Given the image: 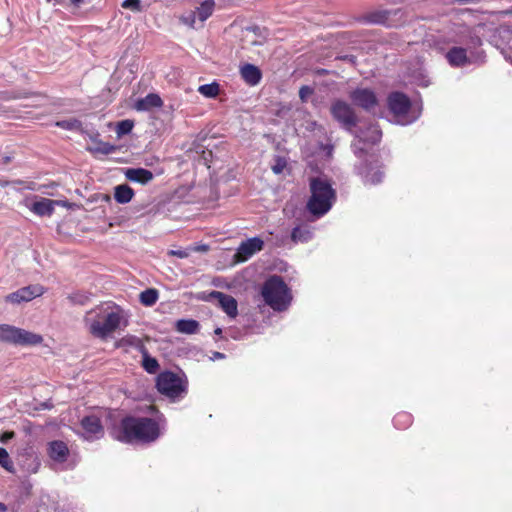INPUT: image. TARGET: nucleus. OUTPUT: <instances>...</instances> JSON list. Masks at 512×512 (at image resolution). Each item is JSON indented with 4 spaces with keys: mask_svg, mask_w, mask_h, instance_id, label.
Returning <instances> with one entry per match:
<instances>
[{
    "mask_svg": "<svg viewBox=\"0 0 512 512\" xmlns=\"http://www.w3.org/2000/svg\"><path fill=\"white\" fill-rule=\"evenodd\" d=\"M159 436L158 422L149 417L125 416L114 430V438L126 444L151 443Z\"/></svg>",
    "mask_w": 512,
    "mask_h": 512,
    "instance_id": "obj_1",
    "label": "nucleus"
},
{
    "mask_svg": "<svg viewBox=\"0 0 512 512\" xmlns=\"http://www.w3.org/2000/svg\"><path fill=\"white\" fill-rule=\"evenodd\" d=\"M123 320V310L119 306L114 305L111 311L98 308L90 310L84 321L92 336L106 339L121 326Z\"/></svg>",
    "mask_w": 512,
    "mask_h": 512,
    "instance_id": "obj_2",
    "label": "nucleus"
},
{
    "mask_svg": "<svg viewBox=\"0 0 512 512\" xmlns=\"http://www.w3.org/2000/svg\"><path fill=\"white\" fill-rule=\"evenodd\" d=\"M309 190L310 197L306 203V209L315 218H321L331 210L336 202V190L329 180L322 177H311Z\"/></svg>",
    "mask_w": 512,
    "mask_h": 512,
    "instance_id": "obj_3",
    "label": "nucleus"
},
{
    "mask_svg": "<svg viewBox=\"0 0 512 512\" xmlns=\"http://www.w3.org/2000/svg\"><path fill=\"white\" fill-rule=\"evenodd\" d=\"M261 295L265 303L275 311L286 310L292 301L289 287L278 275H272L265 280L261 288Z\"/></svg>",
    "mask_w": 512,
    "mask_h": 512,
    "instance_id": "obj_4",
    "label": "nucleus"
},
{
    "mask_svg": "<svg viewBox=\"0 0 512 512\" xmlns=\"http://www.w3.org/2000/svg\"><path fill=\"white\" fill-rule=\"evenodd\" d=\"M158 391L170 399H178L187 393L188 381L172 371L161 372L156 379Z\"/></svg>",
    "mask_w": 512,
    "mask_h": 512,
    "instance_id": "obj_5",
    "label": "nucleus"
},
{
    "mask_svg": "<svg viewBox=\"0 0 512 512\" xmlns=\"http://www.w3.org/2000/svg\"><path fill=\"white\" fill-rule=\"evenodd\" d=\"M354 153L359 158L366 156L356 167L357 174L363 179L364 183L372 185L380 183L384 173L381 169L382 166L379 163L378 157L373 154L367 155L362 147H356Z\"/></svg>",
    "mask_w": 512,
    "mask_h": 512,
    "instance_id": "obj_6",
    "label": "nucleus"
},
{
    "mask_svg": "<svg viewBox=\"0 0 512 512\" xmlns=\"http://www.w3.org/2000/svg\"><path fill=\"white\" fill-rule=\"evenodd\" d=\"M0 341L21 346H36L43 342V337L15 326L1 324Z\"/></svg>",
    "mask_w": 512,
    "mask_h": 512,
    "instance_id": "obj_7",
    "label": "nucleus"
},
{
    "mask_svg": "<svg viewBox=\"0 0 512 512\" xmlns=\"http://www.w3.org/2000/svg\"><path fill=\"white\" fill-rule=\"evenodd\" d=\"M330 112L333 118L349 131L357 125V116L353 108L342 100L333 102Z\"/></svg>",
    "mask_w": 512,
    "mask_h": 512,
    "instance_id": "obj_8",
    "label": "nucleus"
},
{
    "mask_svg": "<svg viewBox=\"0 0 512 512\" xmlns=\"http://www.w3.org/2000/svg\"><path fill=\"white\" fill-rule=\"evenodd\" d=\"M264 242L258 237L243 241L234 254V262L243 263L249 260L255 253L263 249Z\"/></svg>",
    "mask_w": 512,
    "mask_h": 512,
    "instance_id": "obj_9",
    "label": "nucleus"
},
{
    "mask_svg": "<svg viewBox=\"0 0 512 512\" xmlns=\"http://www.w3.org/2000/svg\"><path fill=\"white\" fill-rule=\"evenodd\" d=\"M45 293V288L42 285L35 284L22 287L17 291L10 293L6 296V301L14 304L21 302H28L36 297L42 296Z\"/></svg>",
    "mask_w": 512,
    "mask_h": 512,
    "instance_id": "obj_10",
    "label": "nucleus"
},
{
    "mask_svg": "<svg viewBox=\"0 0 512 512\" xmlns=\"http://www.w3.org/2000/svg\"><path fill=\"white\" fill-rule=\"evenodd\" d=\"M84 438L89 441L100 439L104 435L101 419L96 415H87L80 421Z\"/></svg>",
    "mask_w": 512,
    "mask_h": 512,
    "instance_id": "obj_11",
    "label": "nucleus"
},
{
    "mask_svg": "<svg viewBox=\"0 0 512 512\" xmlns=\"http://www.w3.org/2000/svg\"><path fill=\"white\" fill-rule=\"evenodd\" d=\"M388 108L395 116L406 115L411 108L409 97L403 92H392L387 98Z\"/></svg>",
    "mask_w": 512,
    "mask_h": 512,
    "instance_id": "obj_12",
    "label": "nucleus"
},
{
    "mask_svg": "<svg viewBox=\"0 0 512 512\" xmlns=\"http://www.w3.org/2000/svg\"><path fill=\"white\" fill-rule=\"evenodd\" d=\"M350 99L355 105L365 110H370L378 104L374 91L367 88H357L353 90L350 93Z\"/></svg>",
    "mask_w": 512,
    "mask_h": 512,
    "instance_id": "obj_13",
    "label": "nucleus"
},
{
    "mask_svg": "<svg viewBox=\"0 0 512 512\" xmlns=\"http://www.w3.org/2000/svg\"><path fill=\"white\" fill-rule=\"evenodd\" d=\"M399 14H402L400 9L373 11L365 16V20L371 24L384 25L386 27H396L397 23H395L393 18Z\"/></svg>",
    "mask_w": 512,
    "mask_h": 512,
    "instance_id": "obj_14",
    "label": "nucleus"
},
{
    "mask_svg": "<svg viewBox=\"0 0 512 512\" xmlns=\"http://www.w3.org/2000/svg\"><path fill=\"white\" fill-rule=\"evenodd\" d=\"M211 299H214L218 302L219 306L222 310L231 318H235L238 314L237 310V301L236 299L228 294H225L220 291H212L209 294Z\"/></svg>",
    "mask_w": 512,
    "mask_h": 512,
    "instance_id": "obj_15",
    "label": "nucleus"
},
{
    "mask_svg": "<svg viewBox=\"0 0 512 512\" xmlns=\"http://www.w3.org/2000/svg\"><path fill=\"white\" fill-rule=\"evenodd\" d=\"M47 454L56 463L67 461L70 451L67 444L61 440H54L47 444Z\"/></svg>",
    "mask_w": 512,
    "mask_h": 512,
    "instance_id": "obj_16",
    "label": "nucleus"
},
{
    "mask_svg": "<svg viewBox=\"0 0 512 512\" xmlns=\"http://www.w3.org/2000/svg\"><path fill=\"white\" fill-rule=\"evenodd\" d=\"M240 75L242 79L250 86L259 84L262 79L261 70L257 66L249 63L241 66Z\"/></svg>",
    "mask_w": 512,
    "mask_h": 512,
    "instance_id": "obj_17",
    "label": "nucleus"
},
{
    "mask_svg": "<svg viewBox=\"0 0 512 512\" xmlns=\"http://www.w3.org/2000/svg\"><path fill=\"white\" fill-rule=\"evenodd\" d=\"M163 106V101L158 94L149 93L144 98H140L135 102V109L137 111H149L153 108H160Z\"/></svg>",
    "mask_w": 512,
    "mask_h": 512,
    "instance_id": "obj_18",
    "label": "nucleus"
},
{
    "mask_svg": "<svg viewBox=\"0 0 512 512\" xmlns=\"http://www.w3.org/2000/svg\"><path fill=\"white\" fill-rule=\"evenodd\" d=\"M125 177L129 181L145 185L154 178V175L150 170L144 168H128L125 171Z\"/></svg>",
    "mask_w": 512,
    "mask_h": 512,
    "instance_id": "obj_19",
    "label": "nucleus"
},
{
    "mask_svg": "<svg viewBox=\"0 0 512 512\" xmlns=\"http://www.w3.org/2000/svg\"><path fill=\"white\" fill-rule=\"evenodd\" d=\"M446 59L452 67H462L469 62L467 51L462 47H452L446 53Z\"/></svg>",
    "mask_w": 512,
    "mask_h": 512,
    "instance_id": "obj_20",
    "label": "nucleus"
},
{
    "mask_svg": "<svg viewBox=\"0 0 512 512\" xmlns=\"http://www.w3.org/2000/svg\"><path fill=\"white\" fill-rule=\"evenodd\" d=\"M55 200H51L48 198H41L38 201H35L30 207V211L38 216H51L55 209Z\"/></svg>",
    "mask_w": 512,
    "mask_h": 512,
    "instance_id": "obj_21",
    "label": "nucleus"
},
{
    "mask_svg": "<svg viewBox=\"0 0 512 512\" xmlns=\"http://www.w3.org/2000/svg\"><path fill=\"white\" fill-rule=\"evenodd\" d=\"M134 190L127 184H121L115 187L114 198L120 204L129 203L133 196Z\"/></svg>",
    "mask_w": 512,
    "mask_h": 512,
    "instance_id": "obj_22",
    "label": "nucleus"
},
{
    "mask_svg": "<svg viewBox=\"0 0 512 512\" xmlns=\"http://www.w3.org/2000/svg\"><path fill=\"white\" fill-rule=\"evenodd\" d=\"M118 347H133L140 353L144 352L147 348L143 340L134 335H127L119 340Z\"/></svg>",
    "mask_w": 512,
    "mask_h": 512,
    "instance_id": "obj_23",
    "label": "nucleus"
},
{
    "mask_svg": "<svg viewBox=\"0 0 512 512\" xmlns=\"http://www.w3.org/2000/svg\"><path fill=\"white\" fill-rule=\"evenodd\" d=\"M176 330L184 334H195L199 330V322L194 319H180L176 322Z\"/></svg>",
    "mask_w": 512,
    "mask_h": 512,
    "instance_id": "obj_24",
    "label": "nucleus"
},
{
    "mask_svg": "<svg viewBox=\"0 0 512 512\" xmlns=\"http://www.w3.org/2000/svg\"><path fill=\"white\" fill-rule=\"evenodd\" d=\"M214 9L215 1L205 0L196 8L195 12L198 19L203 23L213 14Z\"/></svg>",
    "mask_w": 512,
    "mask_h": 512,
    "instance_id": "obj_25",
    "label": "nucleus"
},
{
    "mask_svg": "<svg viewBox=\"0 0 512 512\" xmlns=\"http://www.w3.org/2000/svg\"><path fill=\"white\" fill-rule=\"evenodd\" d=\"M312 238V232L307 226H296L292 229L291 239L294 243L308 242Z\"/></svg>",
    "mask_w": 512,
    "mask_h": 512,
    "instance_id": "obj_26",
    "label": "nucleus"
},
{
    "mask_svg": "<svg viewBox=\"0 0 512 512\" xmlns=\"http://www.w3.org/2000/svg\"><path fill=\"white\" fill-rule=\"evenodd\" d=\"M412 423L413 416L411 413L406 411L398 412L393 418V424L399 430H405L409 428Z\"/></svg>",
    "mask_w": 512,
    "mask_h": 512,
    "instance_id": "obj_27",
    "label": "nucleus"
},
{
    "mask_svg": "<svg viewBox=\"0 0 512 512\" xmlns=\"http://www.w3.org/2000/svg\"><path fill=\"white\" fill-rule=\"evenodd\" d=\"M143 356L142 367L149 374H155L159 370V363L156 358L151 357L146 349L141 353Z\"/></svg>",
    "mask_w": 512,
    "mask_h": 512,
    "instance_id": "obj_28",
    "label": "nucleus"
},
{
    "mask_svg": "<svg viewBox=\"0 0 512 512\" xmlns=\"http://www.w3.org/2000/svg\"><path fill=\"white\" fill-rule=\"evenodd\" d=\"M116 150L117 147L115 145L101 140L95 141L94 146L89 148L90 152L103 155L114 153Z\"/></svg>",
    "mask_w": 512,
    "mask_h": 512,
    "instance_id": "obj_29",
    "label": "nucleus"
},
{
    "mask_svg": "<svg viewBox=\"0 0 512 512\" xmlns=\"http://www.w3.org/2000/svg\"><path fill=\"white\" fill-rule=\"evenodd\" d=\"M158 297V291L154 288H149L140 293L139 299L142 305L149 307L157 302Z\"/></svg>",
    "mask_w": 512,
    "mask_h": 512,
    "instance_id": "obj_30",
    "label": "nucleus"
},
{
    "mask_svg": "<svg viewBox=\"0 0 512 512\" xmlns=\"http://www.w3.org/2000/svg\"><path fill=\"white\" fill-rule=\"evenodd\" d=\"M198 92L207 98H216L220 93V85L217 82L199 86Z\"/></svg>",
    "mask_w": 512,
    "mask_h": 512,
    "instance_id": "obj_31",
    "label": "nucleus"
},
{
    "mask_svg": "<svg viewBox=\"0 0 512 512\" xmlns=\"http://www.w3.org/2000/svg\"><path fill=\"white\" fill-rule=\"evenodd\" d=\"M91 293L84 291H77L68 296V299L72 304L85 305L90 301Z\"/></svg>",
    "mask_w": 512,
    "mask_h": 512,
    "instance_id": "obj_32",
    "label": "nucleus"
},
{
    "mask_svg": "<svg viewBox=\"0 0 512 512\" xmlns=\"http://www.w3.org/2000/svg\"><path fill=\"white\" fill-rule=\"evenodd\" d=\"M0 466L8 472L14 471V465L9 456V453L3 447H0Z\"/></svg>",
    "mask_w": 512,
    "mask_h": 512,
    "instance_id": "obj_33",
    "label": "nucleus"
},
{
    "mask_svg": "<svg viewBox=\"0 0 512 512\" xmlns=\"http://www.w3.org/2000/svg\"><path fill=\"white\" fill-rule=\"evenodd\" d=\"M134 127L132 120L126 119L117 123L116 132L119 136L129 134Z\"/></svg>",
    "mask_w": 512,
    "mask_h": 512,
    "instance_id": "obj_34",
    "label": "nucleus"
},
{
    "mask_svg": "<svg viewBox=\"0 0 512 512\" xmlns=\"http://www.w3.org/2000/svg\"><path fill=\"white\" fill-rule=\"evenodd\" d=\"M196 18H198L196 12L191 10L180 17V22L190 28H195Z\"/></svg>",
    "mask_w": 512,
    "mask_h": 512,
    "instance_id": "obj_35",
    "label": "nucleus"
},
{
    "mask_svg": "<svg viewBox=\"0 0 512 512\" xmlns=\"http://www.w3.org/2000/svg\"><path fill=\"white\" fill-rule=\"evenodd\" d=\"M287 162L283 157L277 156L271 169L275 174H280L286 168Z\"/></svg>",
    "mask_w": 512,
    "mask_h": 512,
    "instance_id": "obj_36",
    "label": "nucleus"
},
{
    "mask_svg": "<svg viewBox=\"0 0 512 512\" xmlns=\"http://www.w3.org/2000/svg\"><path fill=\"white\" fill-rule=\"evenodd\" d=\"M122 7L125 9H130L134 12H141L142 6L140 0H124L122 2Z\"/></svg>",
    "mask_w": 512,
    "mask_h": 512,
    "instance_id": "obj_37",
    "label": "nucleus"
},
{
    "mask_svg": "<svg viewBox=\"0 0 512 512\" xmlns=\"http://www.w3.org/2000/svg\"><path fill=\"white\" fill-rule=\"evenodd\" d=\"M13 184H16V185H23L25 184V188L28 189V190H35V186L36 184L34 182H24L22 180H14L12 181ZM11 184L10 181L8 180H0V186L1 187H7Z\"/></svg>",
    "mask_w": 512,
    "mask_h": 512,
    "instance_id": "obj_38",
    "label": "nucleus"
},
{
    "mask_svg": "<svg viewBox=\"0 0 512 512\" xmlns=\"http://www.w3.org/2000/svg\"><path fill=\"white\" fill-rule=\"evenodd\" d=\"M369 130L371 132V136L369 137V141L372 143H375L380 140L381 138V131L378 129L376 125H371L369 127ZM367 139H363V141H366Z\"/></svg>",
    "mask_w": 512,
    "mask_h": 512,
    "instance_id": "obj_39",
    "label": "nucleus"
},
{
    "mask_svg": "<svg viewBox=\"0 0 512 512\" xmlns=\"http://www.w3.org/2000/svg\"><path fill=\"white\" fill-rule=\"evenodd\" d=\"M313 92L314 91L311 87L304 85L299 89V97L304 102L309 96L313 94Z\"/></svg>",
    "mask_w": 512,
    "mask_h": 512,
    "instance_id": "obj_40",
    "label": "nucleus"
},
{
    "mask_svg": "<svg viewBox=\"0 0 512 512\" xmlns=\"http://www.w3.org/2000/svg\"><path fill=\"white\" fill-rule=\"evenodd\" d=\"M168 254L171 256H176L181 259L187 258L189 256V252L186 250H170Z\"/></svg>",
    "mask_w": 512,
    "mask_h": 512,
    "instance_id": "obj_41",
    "label": "nucleus"
},
{
    "mask_svg": "<svg viewBox=\"0 0 512 512\" xmlns=\"http://www.w3.org/2000/svg\"><path fill=\"white\" fill-rule=\"evenodd\" d=\"M225 358V354L221 353V352H214L213 353V358L212 359H224Z\"/></svg>",
    "mask_w": 512,
    "mask_h": 512,
    "instance_id": "obj_42",
    "label": "nucleus"
},
{
    "mask_svg": "<svg viewBox=\"0 0 512 512\" xmlns=\"http://www.w3.org/2000/svg\"><path fill=\"white\" fill-rule=\"evenodd\" d=\"M455 1L458 2L459 4H468V3H477L480 0H455Z\"/></svg>",
    "mask_w": 512,
    "mask_h": 512,
    "instance_id": "obj_43",
    "label": "nucleus"
},
{
    "mask_svg": "<svg viewBox=\"0 0 512 512\" xmlns=\"http://www.w3.org/2000/svg\"><path fill=\"white\" fill-rule=\"evenodd\" d=\"M7 511V507L4 503L0 502V512H6Z\"/></svg>",
    "mask_w": 512,
    "mask_h": 512,
    "instance_id": "obj_44",
    "label": "nucleus"
},
{
    "mask_svg": "<svg viewBox=\"0 0 512 512\" xmlns=\"http://www.w3.org/2000/svg\"><path fill=\"white\" fill-rule=\"evenodd\" d=\"M10 161H11V157L10 156L3 157V164H8Z\"/></svg>",
    "mask_w": 512,
    "mask_h": 512,
    "instance_id": "obj_45",
    "label": "nucleus"
},
{
    "mask_svg": "<svg viewBox=\"0 0 512 512\" xmlns=\"http://www.w3.org/2000/svg\"><path fill=\"white\" fill-rule=\"evenodd\" d=\"M214 333H215L216 335H220V334H222V329H221V328H216V329H215V331H214Z\"/></svg>",
    "mask_w": 512,
    "mask_h": 512,
    "instance_id": "obj_46",
    "label": "nucleus"
},
{
    "mask_svg": "<svg viewBox=\"0 0 512 512\" xmlns=\"http://www.w3.org/2000/svg\"><path fill=\"white\" fill-rule=\"evenodd\" d=\"M12 435H13V433H10V434H6L5 436H6V438H9V437H11Z\"/></svg>",
    "mask_w": 512,
    "mask_h": 512,
    "instance_id": "obj_47",
    "label": "nucleus"
},
{
    "mask_svg": "<svg viewBox=\"0 0 512 512\" xmlns=\"http://www.w3.org/2000/svg\"><path fill=\"white\" fill-rule=\"evenodd\" d=\"M57 126L64 127V125L60 122L57 123Z\"/></svg>",
    "mask_w": 512,
    "mask_h": 512,
    "instance_id": "obj_48",
    "label": "nucleus"
},
{
    "mask_svg": "<svg viewBox=\"0 0 512 512\" xmlns=\"http://www.w3.org/2000/svg\"><path fill=\"white\" fill-rule=\"evenodd\" d=\"M511 12H512V6H511Z\"/></svg>",
    "mask_w": 512,
    "mask_h": 512,
    "instance_id": "obj_49",
    "label": "nucleus"
}]
</instances>
